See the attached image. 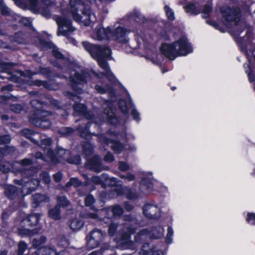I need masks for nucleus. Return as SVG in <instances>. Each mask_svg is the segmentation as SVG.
I'll use <instances>...</instances> for the list:
<instances>
[{"instance_id": "2eb2a0df", "label": "nucleus", "mask_w": 255, "mask_h": 255, "mask_svg": "<svg viewBox=\"0 0 255 255\" xmlns=\"http://www.w3.org/2000/svg\"><path fill=\"white\" fill-rule=\"evenodd\" d=\"M111 29L107 27L104 28L102 25H99L91 34L92 37L96 40H102L110 39Z\"/></svg>"}, {"instance_id": "de8ad7c7", "label": "nucleus", "mask_w": 255, "mask_h": 255, "mask_svg": "<svg viewBox=\"0 0 255 255\" xmlns=\"http://www.w3.org/2000/svg\"><path fill=\"white\" fill-rule=\"evenodd\" d=\"M91 181L95 184H103L105 181V178H103V174L100 176H94L92 178Z\"/></svg>"}, {"instance_id": "5fc2aeb1", "label": "nucleus", "mask_w": 255, "mask_h": 255, "mask_svg": "<svg viewBox=\"0 0 255 255\" xmlns=\"http://www.w3.org/2000/svg\"><path fill=\"white\" fill-rule=\"evenodd\" d=\"M211 7L209 5H205L202 12V16L204 18H206L209 16V13L211 11Z\"/></svg>"}, {"instance_id": "aec40b11", "label": "nucleus", "mask_w": 255, "mask_h": 255, "mask_svg": "<svg viewBox=\"0 0 255 255\" xmlns=\"http://www.w3.org/2000/svg\"><path fill=\"white\" fill-rule=\"evenodd\" d=\"M122 249H130L132 251L135 249V244L129 240V235L128 233L124 234L120 241Z\"/></svg>"}, {"instance_id": "052dcab7", "label": "nucleus", "mask_w": 255, "mask_h": 255, "mask_svg": "<svg viewBox=\"0 0 255 255\" xmlns=\"http://www.w3.org/2000/svg\"><path fill=\"white\" fill-rule=\"evenodd\" d=\"M95 88L96 91H97L98 93L100 94L106 93L110 89V88L109 87L104 88L99 85H96Z\"/></svg>"}, {"instance_id": "603ef678", "label": "nucleus", "mask_w": 255, "mask_h": 255, "mask_svg": "<svg viewBox=\"0 0 255 255\" xmlns=\"http://www.w3.org/2000/svg\"><path fill=\"white\" fill-rule=\"evenodd\" d=\"M22 133L27 138L32 139L31 136L34 134L32 130L29 129H24L21 131Z\"/></svg>"}, {"instance_id": "423d86ee", "label": "nucleus", "mask_w": 255, "mask_h": 255, "mask_svg": "<svg viewBox=\"0 0 255 255\" xmlns=\"http://www.w3.org/2000/svg\"><path fill=\"white\" fill-rule=\"evenodd\" d=\"M221 12L223 22L227 27H231L239 21L240 10L239 8L222 7Z\"/></svg>"}, {"instance_id": "9d476101", "label": "nucleus", "mask_w": 255, "mask_h": 255, "mask_svg": "<svg viewBox=\"0 0 255 255\" xmlns=\"http://www.w3.org/2000/svg\"><path fill=\"white\" fill-rule=\"evenodd\" d=\"M14 182L16 184L22 185L20 192V196H22L27 195L31 191L35 190L39 185V180L37 179H33L26 182H24L22 180H15Z\"/></svg>"}, {"instance_id": "a878e982", "label": "nucleus", "mask_w": 255, "mask_h": 255, "mask_svg": "<svg viewBox=\"0 0 255 255\" xmlns=\"http://www.w3.org/2000/svg\"><path fill=\"white\" fill-rule=\"evenodd\" d=\"M74 109L75 112L80 114L84 115L86 118L87 119H91L92 118V115L90 113L87 112L86 111V109L85 106L81 104H76L74 106Z\"/></svg>"}, {"instance_id": "b1692460", "label": "nucleus", "mask_w": 255, "mask_h": 255, "mask_svg": "<svg viewBox=\"0 0 255 255\" xmlns=\"http://www.w3.org/2000/svg\"><path fill=\"white\" fill-rule=\"evenodd\" d=\"M116 191L118 195L126 194L127 198L129 199L133 200L137 198V195L135 192L128 190L126 187L118 188Z\"/></svg>"}, {"instance_id": "f3484780", "label": "nucleus", "mask_w": 255, "mask_h": 255, "mask_svg": "<svg viewBox=\"0 0 255 255\" xmlns=\"http://www.w3.org/2000/svg\"><path fill=\"white\" fill-rule=\"evenodd\" d=\"M144 215L149 219H157L160 217V210L155 205L147 204L143 209Z\"/></svg>"}, {"instance_id": "6e6552de", "label": "nucleus", "mask_w": 255, "mask_h": 255, "mask_svg": "<svg viewBox=\"0 0 255 255\" xmlns=\"http://www.w3.org/2000/svg\"><path fill=\"white\" fill-rule=\"evenodd\" d=\"M51 140L50 138H45L41 141V146L45 152L46 153V156H44L40 152H37L35 154L36 158L41 159L45 161H51L52 163H56L60 161V159H58L53 151L51 149L50 144Z\"/></svg>"}, {"instance_id": "bf43d9fd", "label": "nucleus", "mask_w": 255, "mask_h": 255, "mask_svg": "<svg viewBox=\"0 0 255 255\" xmlns=\"http://www.w3.org/2000/svg\"><path fill=\"white\" fill-rule=\"evenodd\" d=\"M173 234V230L172 228L169 227L167 229V234L166 235V242L168 243H170L172 241V237Z\"/></svg>"}, {"instance_id": "4d7b16f0", "label": "nucleus", "mask_w": 255, "mask_h": 255, "mask_svg": "<svg viewBox=\"0 0 255 255\" xmlns=\"http://www.w3.org/2000/svg\"><path fill=\"white\" fill-rule=\"evenodd\" d=\"M164 9L168 19L170 20H173L174 18V16L172 10L167 6H165Z\"/></svg>"}, {"instance_id": "393cba45", "label": "nucleus", "mask_w": 255, "mask_h": 255, "mask_svg": "<svg viewBox=\"0 0 255 255\" xmlns=\"http://www.w3.org/2000/svg\"><path fill=\"white\" fill-rule=\"evenodd\" d=\"M4 193L5 196L9 199L13 200L18 196L17 189L13 185H7L5 187Z\"/></svg>"}, {"instance_id": "c756f323", "label": "nucleus", "mask_w": 255, "mask_h": 255, "mask_svg": "<svg viewBox=\"0 0 255 255\" xmlns=\"http://www.w3.org/2000/svg\"><path fill=\"white\" fill-rule=\"evenodd\" d=\"M84 225L83 221L78 218H75L72 220L70 222L69 226L70 228L74 231H77L80 230Z\"/></svg>"}, {"instance_id": "473e14b6", "label": "nucleus", "mask_w": 255, "mask_h": 255, "mask_svg": "<svg viewBox=\"0 0 255 255\" xmlns=\"http://www.w3.org/2000/svg\"><path fill=\"white\" fill-rule=\"evenodd\" d=\"M103 178H105L104 182L111 186H114L119 183V181L116 178L110 177L107 174H103Z\"/></svg>"}, {"instance_id": "5701e85b", "label": "nucleus", "mask_w": 255, "mask_h": 255, "mask_svg": "<svg viewBox=\"0 0 255 255\" xmlns=\"http://www.w3.org/2000/svg\"><path fill=\"white\" fill-rule=\"evenodd\" d=\"M90 168L94 171L99 172L103 168L101 164V160L98 156H94L93 158L88 161Z\"/></svg>"}, {"instance_id": "f257e3e1", "label": "nucleus", "mask_w": 255, "mask_h": 255, "mask_svg": "<svg viewBox=\"0 0 255 255\" xmlns=\"http://www.w3.org/2000/svg\"><path fill=\"white\" fill-rule=\"evenodd\" d=\"M62 14L55 18L58 25L57 35L59 36H67L75 30L67 15L70 14L76 21L84 26L89 25L97 19L95 14L80 0H69V7L62 9Z\"/></svg>"}, {"instance_id": "3c124183", "label": "nucleus", "mask_w": 255, "mask_h": 255, "mask_svg": "<svg viewBox=\"0 0 255 255\" xmlns=\"http://www.w3.org/2000/svg\"><path fill=\"white\" fill-rule=\"evenodd\" d=\"M246 220L250 224L255 225V214L249 213Z\"/></svg>"}, {"instance_id": "c85d7f7f", "label": "nucleus", "mask_w": 255, "mask_h": 255, "mask_svg": "<svg viewBox=\"0 0 255 255\" xmlns=\"http://www.w3.org/2000/svg\"><path fill=\"white\" fill-rule=\"evenodd\" d=\"M185 10L187 13L193 15H197L200 12L198 4L196 5L193 3H189L184 7Z\"/></svg>"}, {"instance_id": "7ed1b4c3", "label": "nucleus", "mask_w": 255, "mask_h": 255, "mask_svg": "<svg viewBox=\"0 0 255 255\" xmlns=\"http://www.w3.org/2000/svg\"><path fill=\"white\" fill-rule=\"evenodd\" d=\"M160 51L166 57L174 60L177 57L187 55L192 51V49L187 39L184 37L171 44H163Z\"/></svg>"}, {"instance_id": "f704fd0d", "label": "nucleus", "mask_w": 255, "mask_h": 255, "mask_svg": "<svg viewBox=\"0 0 255 255\" xmlns=\"http://www.w3.org/2000/svg\"><path fill=\"white\" fill-rule=\"evenodd\" d=\"M15 64L11 63H6L0 59V69L4 72L9 73L11 68Z\"/></svg>"}, {"instance_id": "e2e57ef3", "label": "nucleus", "mask_w": 255, "mask_h": 255, "mask_svg": "<svg viewBox=\"0 0 255 255\" xmlns=\"http://www.w3.org/2000/svg\"><path fill=\"white\" fill-rule=\"evenodd\" d=\"M119 168L123 171H127L129 169V166L126 162L121 161L119 162Z\"/></svg>"}, {"instance_id": "1a4fd4ad", "label": "nucleus", "mask_w": 255, "mask_h": 255, "mask_svg": "<svg viewBox=\"0 0 255 255\" xmlns=\"http://www.w3.org/2000/svg\"><path fill=\"white\" fill-rule=\"evenodd\" d=\"M10 137L8 135L0 136V170L2 172H7L9 171V168L2 163L3 156L12 153L15 150L13 147H9L6 145L10 142Z\"/></svg>"}, {"instance_id": "2f4dec72", "label": "nucleus", "mask_w": 255, "mask_h": 255, "mask_svg": "<svg viewBox=\"0 0 255 255\" xmlns=\"http://www.w3.org/2000/svg\"><path fill=\"white\" fill-rule=\"evenodd\" d=\"M40 217V214L33 213L29 215L26 220L29 223V225L32 226L37 224Z\"/></svg>"}, {"instance_id": "338daca9", "label": "nucleus", "mask_w": 255, "mask_h": 255, "mask_svg": "<svg viewBox=\"0 0 255 255\" xmlns=\"http://www.w3.org/2000/svg\"><path fill=\"white\" fill-rule=\"evenodd\" d=\"M21 164L23 166L29 165L32 163V161L30 159L28 158H25L21 160Z\"/></svg>"}, {"instance_id": "7c9ffc66", "label": "nucleus", "mask_w": 255, "mask_h": 255, "mask_svg": "<svg viewBox=\"0 0 255 255\" xmlns=\"http://www.w3.org/2000/svg\"><path fill=\"white\" fill-rule=\"evenodd\" d=\"M49 217L56 220H59L61 218V216L60 214V207L59 206H56L52 209H51L49 211Z\"/></svg>"}, {"instance_id": "58836bf2", "label": "nucleus", "mask_w": 255, "mask_h": 255, "mask_svg": "<svg viewBox=\"0 0 255 255\" xmlns=\"http://www.w3.org/2000/svg\"><path fill=\"white\" fill-rule=\"evenodd\" d=\"M57 200L58 205L62 207H67L70 204V202L65 196L58 197Z\"/></svg>"}, {"instance_id": "69168bd1", "label": "nucleus", "mask_w": 255, "mask_h": 255, "mask_svg": "<svg viewBox=\"0 0 255 255\" xmlns=\"http://www.w3.org/2000/svg\"><path fill=\"white\" fill-rule=\"evenodd\" d=\"M104 159L106 161L111 162L114 160V156L111 153H108L105 156Z\"/></svg>"}, {"instance_id": "6ab92c4d", "label": "nucleus", "mask_w": 255, "mask_h": 255, "mask_svg": "<svg viewBox=\"0 0 255 255\" xmlns=\"http://www.w3.org/2000/svg\"><path fill=\"white\" fill-rule=\"evenodd\" d=\"M111 106V103L108 101L105 102L104 105H103V108L104 109V116L105 118L107 119L108 121L112 124H116L118 120L115 116V113L113 110L110 108Z\"/></svg>"}, {"instance_id": "0e129e2a", "label": "nucleus", "mask_w": 255, "mask_h": 255, "mask_svg": "<svg viewBox=\"0 0 255 255\" xmlns=\"http://www.w3.org/2000/svg\"><path fill=\"white\" fill-rule=\"evenodd\" d=\"M40 178L41 179L43 180L46 184H48L50 182V177L47 172L42 173L41 175Z\"/></svg>"}, {"instance_id": "864d4df0", "label": "nucleus", "mask_w": 255, "mask_h": 255, "mask_svg": "<svg viewBox=\"0 0 255 255\" xmlns=\"http://www.w3.org/2000/svg\"><path fill=\"white\" fill-rule=\"evenodd\" d=\"M120 177L129 182L132 181L135 179L134 175L130 173H128L126 175L121 174L120 175Z\"/></svg>"}, {"instance_id": "4468645a", "label": "nucleus", "mask_w": 255, "mask_h": 255, "mask_svg": "<svg viewBox=\"0 0 255 255\" xmlns=\"http://www.w3.org/2000/svg\"><path fill=\"white\" fill-rule=\"evenodd\" d=\"M110 38H113L119 42L126 43L128 39L127 37L129 31L121 26H118L114 30L110 31Z\"/></svg>"}, {"instance_id": "dca6fc26", "label": "nucleus", "mask_w": 255, "mask_h": 255, "mask_svg": "<svg viewBox=\"0 0 255 255\" xmlns=\"http://www.w3.org/2000/svg\"><path fill=\"white\" fill-rule=\"evenodd\" d=\"M119 107L123 113L127 114L130 111L133 119L135 120H139V114L133 108L130 100H129L127 102H126L123 100H121L119 102Z\"/></svg>"}, {"instance_id": "6e6d98bb", "label": "nucleus", "mask_w": 255, "mask_h": 255, "mask_svg": "<svg viewBox=\"0 0 255 255\" xmlns=\"http://www.w3.org/2000/svg\"><path fill=\"white\" fill-rule=\"evenodd\" d=\"M85 202L86 206H90L95 202V199L93 196L88 195L85 197Z\"/></svg>"}, {"instance_id": "412c9836", "label": "nucleus", "mask_w": 255, "mask_h": 255, "mask_svg": "<svg viewBox=\"0 0 255 255\" xmlns=\"http://www.w3.org/2000/svg\"><path fill=\"white\" fill-rule=\"evenodd\" d=\"M69 154V152L63 149L59 150L57 152V155L59 156L60 158L66 160L69 163L78 164L80 163L81 159L79 156L74 157V159H73L72 157H68Z\"/></svg>"}, {"instance_id": "13d9d810", "label": "nucleus", "mask_w": 255, "mask_h": 255, "mask_svg": "<svg viewBox=\"0 0 255 255\" xmlns=\"http://www.w3.org/2000/svg\"><path fill=\"white\" fill-rule=\"evenodd\" d=\"M22 106L19 104L13 105L10 107V110L16 113H20L22 110Z\"/></svg>"}, {"instance_id": "20e7f679", "label": "nucleus", "mask_w": 255, "mask_h": 255, "mask_svg": "<svg viewBox=\"0 0 255 255\" xmlns=\"http://www.w3.org/2000/svg\"><path fill=\"white\" fill-rule=\"evenodd\" d=\"M252 39L253 36L251 33L247 32L245 37L240 38L238 41L241 50L245 53L250 64V66L247 65L248 69L246 70V72L248 74L250 82L254 81L255 79L254 76L252 74L251 67V65L255 63V48L251 50V48L252 47Z\"/></svg>"}, {"instance_id": "8fccbe9b", "label": "nucleus", "mask_w": 255, "mask_h": 255, "mask_svg": "<svg viewBox=\"0 0 255 255\" xmlns=\"http://www.w3.org/2000/svg\"><path fill=\"white\" fill-rule=\"evenodd\" d=\"M26 249L27 245L23 242H20L18 244V255H22Z\"/></svg>"}, {"instance_id": "9b49d317", "label": "nucleus", "mask_w": 255, "mask_h": 255, "mask_svg": "<svg viewBox=\"0 0 255 255\" xmlns=\"http://www.w3.org/2000/svg\"><path fill=\"white\" fill-rule=\"evenodd\" d=\"M50 115L49 112L38 110L36 112L37 117L36 119H32V123L37 127L47 128L50 127L51 123L48 120L45 119L44 118Z\"/></svg>"}, {"instance_id": "39448f33", "label": "nucleus", "mask_w": 255, "mask_h": 255, "mask_svg": "<svg viewBox=\"0 0 255 255\" xmlns=\"http://www.w3.org/2000/svg\"><path fill=\"white\" fill-rule=\"evenodd\" d=\"M123 212V208L118 205H115L101 210H97L94 213L87 214L88 218L101 221L103 220L106 222L113 216H120Z\"/></svg>"}, {"instance_id": "f03ea898", "label": "nucleus", "mask_w": 255, "mask_h": 255, "mask_svg": "<svg viewBox=\"0 0 255 255\" xmlns=\"http://www.w3.org/2000/svg\"><path fill=\"white\" fill-rule=\"evenodd\" d=\"M84 49L91 56L96 59L100 67L104 71V76L113 83H116L117 79L109 69L107 60L111 55V50L107 47H99L87 41L82 42Z\"/></svg>"}, {"instance_id": "49530a36", "label": "nucleus", "mask_w": 255, "mask_h": 255, "mask_svg": "<svg viewBox=\"0 0 255 255\" xmlns=\"http://www.w3.org/2000/svg\"><path fill=\"white\" fill-rule=\"evenodd\" d=\"M46 241L45 237H41L39 239H35L32 241L33 246L35 248H38L40 245L44 243Z\"/></svg>"}, {"instance_id": "774afa93", "label": "nucleus", "mask_w": 255, "mask_h": 255, "mask_svg": "<svg viewBox=\"0 0 255 255\" xmlns=\"http://www.w3.org/2000/svg\"><path fill=\"white\" fill-rule=\"evenodd\" d=\"M126 228L127 229V232L129 234H132L134 233L135 231V228L132 226H131L128 224H126Z\"/></svg>"}, {"instance_id": "a211bd4d", "label": "nucleus", "mask_w": 255, "mask_h": 255, "mask_svg": "<svg viewBox=\"0 0 255 255\" xmlns=\"http://www.w3.org/2000/svg\"><path fill=\"white\" fill-rule=\"evenodd\" d=\"M99 141L103 143L109 144L111 143V147L115 152L120 153L123 150L124 147L123 145L118 141H112L111 140L108 139L105 135H100L98 136Z\"/></svg>"}, {"instance_id": "4be33fe9", "label": "nucleus", "mask_w": 255, "mask_h": 255, "mask_svg": "<svg viewBox=\"0 0 255 255\" xmlns=\"http://www.w3.org/2000/svg\"><path fill=\"white\" fill-rule=\"evenodd\" d=\"M36 254L37 255H64L63 251H59L58 250L51 247H44L38 249Z\"/></svg>"}, {"instance_id": "09e8293b", "label": "nucleus", "mask_w": 255, "mask_h": 255, "mask_svg": "<svg viewBox=\"0 0 255 255\" xmlns=\"http://www.w3.org/2000/svg\"><path fill=\"white\" fill-rule=\"evenodd\" d=\"M0 9L2 14L8 15L10 13L9 8L2 1L0 2Z\"/></svg>"}, {"instance_id": "0eeeda50", "label": "nucleus", "mask_w": 255, "mask_h": 255, "mask_svg": "<svg viewBox=\"0 0 255 255\" xmlns=\"http://www.w3.org/2000/svg\"><path fill=\"white\" fill-rule=\"evenodd\" d=\"M74 76L72 73H70L69 78L70 79L71 86L73 90L78 93H80L81 88L79 86L83 83L87 82L91 78V74L97 77H100L99 75L93 71H91L90 73L86 72H83L81 74L78 73L73 71Z\"/></svg>"}, {"instance_id": "79ce46f5", "label": "nucleus", "mask_w": 255, "mask_h": 255, "mask_svg": "<svg viewBox=\"0 0 255 255\" xmlns=\"http://www.w3.org/2000/svg\"><path fill=\"white\" fill-rule=\"evenodd\" d=\"M118 223L117 222H112L109 226L108 233L110 236H113L117 231Z\"/></svg>"}, {"instance_id": "a19ab883", "label": "nucleus", "mask_w": 255, "mask_h": 255, "mask_svg": "<svg viewBox=\"0 0 255 255\" xmlns=\"http://www.w3.org/2000/svg\"><path fill=\"white\" fill-rule=\"evenodd\" d=\"M132 16L137 22H144L146 21L144 16L138 11L135 12Z\"/></svg>"}, {"instance_id": "c03bdc74", "label": "nucleus", "mask_w": 255, "mask_h": 255, "mask_svg": "<svg viewBox=\"0 0 255 255\" xmlns=\"http://www.w3.org/2000/svg\"><path fill=\"white\" fill-rule=\"evenodd\" d=\"M81 185V182L80 181L76 178H72L70 179L69 182L66 183V187H69L71 186H74L75 187H78Z\"/></svg>"}, {"instance_id": "680f3d73", "label": "nucleus", "mask_w": 255, "mask_h": 255, "mask_svg": "<svg viewBox=\"0 0 255 255\" xmlns=\"http://www.w3.org/2000/svg\"><path fill=\"white\" fill-rule=\"evenodd\" d=\"M149 234V232L146 230L143 229L140 231L136 236L135 240L136 242H138L139 240V238L142 237V236L147 235Z\"/></svg>"}, {"instance_id": "37998d69", "label": "nucleus", "mask_w": 255, "mask_h": 255, "mask_svg": "<svg viewBox=\"0 0 255 255\" xmlns=\"http://www.w3.org/2000/svg\"><path fill=\"white\" fill-rule=\"evenodd\" d=\"M52 53L54 57L59 60H64L65 62L68 63V60H65L64 56L58 51V50L55 47H53L52 49Z\"/></svg>"}, {"instance_id": "ddd939ff", "label": "nucleus", "mask_w": 255, "mask_h": 255, "mask_svg": "<svg viewBox=\"0 0 255 255\" xmlns=\"http://www.w3.org/2000/svg\"><path fill=\"white\" fill-rule=\"evenodd\" d=\"M103 234L101 231L95 229L92 231L87 237V247L90 249L96 248L103 240Z\"/></svg>"}, {"instance_id": "4c0bfd02", "label": "nucleus", "mask_w": 255, "mask_h": 255, "mask_svg": "<svg viewBox=\"0 0 255 255\" xmlns=\"http://www.w3.org/2000/svg\"><path fill=\"white\" fill-rule=\"evenodd\" d=\"M89 124L90 123L87 124L85 128H79V130L80 132L81 136H82L85 138H86V139H89V137H90V134L88 131V128L90 127Z\"/></svg>"}, {"instance_id": "cd10ccee", "label": "nucleus", "mask_w": 255, "mask_h": 255, "mask_svg": "<svg viewBox=\"0 0 255 255\" xmlns=\"http://www.w3.org/2000/svg\"><path fill=\"white\" fill-rule=\"evenodd\" d=\"M32 203L33 206L36 207L41 202L49 201V197L45 195L35 194L32 196Z\"/></svg>"}, {"instance_id": "ea45409f", "label": "nucleus", "mask_w": 255, "mask_h": 255, "mask_svg": "<svg viewBox=\"0 0 255 255\" xmlns=\"http://www.w3.org/2000/svg\"><path fill=\"white\" fill-rule=\"evenodd\" d=\"M15 19L16 21H18L19 22L25 26H29L31 24V20L27 17H21L19 15H16Z\"/></svg>"}, {"instance_id": "f8f14e48", "label": "nucleus", "mask_w": 255, "mask_h": 255, "mask_svg": "<svg viewBox=\"0 0 255 255\" xmlns=\"http://www.w3.org/2000/svg\"><path fill=\"white\" fill-rule=\"evenodd\" d=\"M40 1L47 6H52L55 4V0H40ZM28 2L30 7L32 10H41L42 15L47 18L50 16V14L49 11L41 9V6L38 0H28Z\"/></svg>"}, {"instance_id": "bb28decb", "label": "nucleus", "mask_w": 255, "mask_h": 255, "mask_svg": "<svg viewBox=\"0 0 255 255\" xmlns=\"http://www.w3.org/2000/svg\"><path fill=\"white\" fill-rule=\"evenodd\" d=\"M146 248H149V246L143 245L139 254L142 255H163L162 252L161 250H157L155 247H154L153 251H147L145 249Z\"/></svg>"}, {"instance_id": "c9c22d12", "label": "nucleus", "mask_w": 255, "mask_h": 255, "mask_svg": "<svg viewBox=\"0 0 255 255\" xmlns=\"http://www.w3.org/2000/svg\"><path fill=\"white\" fill-rule=\"evenodd\" d=\"M83 153L88 156L91 155L93 151V146L88 142H86L83 144Z\"/></svg>"}, {"instance_id": "72a5a7b5", "label": "nucleus", "mask_w": 255, "mask_h": 255, "mask_svg": "<svg viewBox=\"0 0 255 255\" xmlns=\"http://www.w3.org/2000/svg\"><path fill=\"white\" fill-rule=\"evenodd\" d=\"M152 187V184L151 181H149L146 179H143L140 182V189L142 192L145 190L147 192L149 191Z\"/></svg>"}, {"instance_id": "e433bc0d", "label": "nucleus", "mask_w": 255, "mask_h": 255, "mask_svg": "<svg viewBox=\"0 0 255 255\" xmlns=\"http://www.w3.org/2000/svg\"><path fill=\"white\" fill-rule=\"evenodd\" d=\"M164 229L161 226H158L152 230V237L154 239L159 238L163 235Z\"/></svg>"}, {"instance_id": "a18cd8bd", "label": "nucleus", "mask_w": 255, "mask_h": 255, "mask_svg": "<svg viewBox=\"0 0 255 255\" xmlns=\"http://www.w3.org/2000/svg\"><path fill=\"white\" fill-rule=\"evenodd\" d=\"M72 132V128L67 127H63L61 128L58 131L59 134L64 136L68 135L71 133Z\"/></svg>"}]
</instances>
